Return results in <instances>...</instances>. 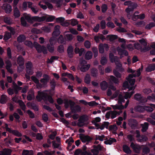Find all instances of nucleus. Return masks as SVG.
I'll use <instances>...</instances> for the list:
<instances>
[{
	"label": "nucleus",
	"instance_id": "obj_1",
	"mask_svg": "<svg viewBox=\"0 0 155 155\" xmlns=\"http://www.w3.org/2000/svg\"><path fill=\"white\" fill-rule=\"evenodd\" d=\"M36 98L39 102L47 99L50 103L53 104L54 102V100L51 96L48 95L47 93L43 91H38Z\"/></svg>",
	"mask_w": 155,
	"mask_h": 155
},
{
	"label": "nucleus",
	"instance_id": "obj_2",
	"mask_svg": "<svg viewBox=\"0 0 155 155\" xmlns=\"http://www.w3.org/2000/svg\"><path fill=\"white\" fill-rule=\"evenodd\" d=\"M34 46L36 48L38 53H41V52H42L44 54H47V49L44 46H41L37 42L34 41Z\"/></svg>",
	"mask_w": 155,
	"mask_h": 155
},
{
	"label": "nucleus",
	"instance_id": "obj_3",
	"mask_svg": "<svg viewBox=\"0 0 155 155\" xmlns=\"http://www.w3.org/2000/svg\"><path fill=\"white\" fill-rule=\"evenodd\" d=\"M93 149L91 150V151L93 153V155L98 154L100 151L103 150V149H104L103 147L101 146L100 144L97 145H93Z\"/></svg>",
	"mask_w": 155,
	"mask_h": 155
},
{
	"label": "nucleus",
	"instance_id": "obj_4",
	"mask_svg": "<svg viewBox=\"0 0 155 155\" xmlns=\"http://www.w3.org/2000/svg\"><path fill=\"white\" fill-rule=\"evenodd\" d=\"M135 100L139 101L140 103H145L147 102V98L142 96L140 93H136L134 96Z\"/></svg>",
	"mask_w": 155,
	"mask_h": 155
},
{
	"label": "nucleus",
	"instance_id": "obj_5",
	"mask_svg": "<svg viewBox=\"0 0 155 155\" xmlns=\"http://www.w3.org/2000/svg\"><path fill=\"white\" fill-rule=\"evenodd\" d=\"M80 135L79 137L80 140L83 143H85L87 142L86 144H88L89 142H91L93 140L92 138L89 135H84V134H81Z\"/></svg>",
	"mask_w": 155,
	"mask_h": 155
},
{
	"label": "nucleus",
	"instance_id": "obj_6",
	"mask_svg": "<svg viewBox=\"0 0 155 155\" xmlns=\"http://www.w3.org/2000/svg\"><path fill=\"white\" fill-rule=\"evenodd\" d=\"M137 4L132 2L130 6L126 9L125 11L127 14V17L128 18L130 15V12L133 11L134 10L137 8Z\"/></svg>",
	"mask_w": 155,
	"mask_h": 155
},
{
	"label": "nucleus",
	"instance_id": "obj_7",
	"mask_svg": "<svg viewBox=\"0 0 155 155\" xmlns=\"http://www.w3.org/2000/svg\"><path fill=\"white\" fill-rule=\"evenodd\" d=\"M130 147L133 149L134 152L137 153H139L141 150V147L139 144H135L134 142H131Z\"/></svg>",
	"mask_w": 155,
	"mask_h": 155
},
{
	"label": "nucleus",
	"instance_id": "obj_8",
	"mask_svg": "<svg viewBox=\"0 0 155 155\" xmlns=\"http://www.w3.org/2000/svg\"><path fill=\"white\" fill-rule=\"evenodd\" d=\"M139 41L141 44L144 46L143 50L144 52L148 51L150 50V48L149 46H147V42L144 38H142L139 40Z\"/></svg>",
	"mask_w": 155,
	"mask_h": 155
},
{
	"label": "nucleus",
	"instance_id": "obj_9",
	"mask_svg": "<svg viewBox=\"0 0 155 155\" xmlns=\"http://www.w3.org/2000/svg\"><path fill=\"white\" fill-rule=\"evenodd\" d=\"M67 52L68 56L70 58H72L73 57L74 54V48L71 45L69 46L67 49Z\"/></svg>",
	"mask_w": 155,
	"mask_h": 155
},
{
	"label": "nucleus",
	"instance_id": "obj_10",
	"mask_svg": "<svg viewBox=\"0 0 155 155\" xmlns=\"http://www.w3.org/2000/svg\"><path fill=\"white\" fill-rule=\"evenodd\" d=\"M60 28L59 25H56L54 28V31L52 33V35L55 37L58 36L60 33Z\"/></svg>",
	"mask_w": 155,
	"mask_h": 155
},
{
	"label": "nucleus",
	"instance_id": "obj_11",
	"mask_svg": "<svg viewBox=\"0 0 155 155\" xmlns=\"http://www.w3.org/2000/svg\"><path fill=\"white\" fill-rule=\"evenodd\" d=\"M109 58L111 63L118 62V58L117 56H114L112 53H110Z\"/></svg>",
	"mask_w": 155,
	"mask_h": 155
},
{
	"label": "nucleus",
	"instance_id": "obj_12",
	"mask_svg": "<svg viewBox=\"0 0 155 155\" xmlns=\"http://www.w3.org/2000/svg\"><path fill=\"white\" fill-rule=\"evenodd\" d=\"M70 24L73 26H74L78 24V21L75 19H72L71 20H69V22H64V23L63 25L64 26H68Z\"/></svg>",
	"mask_w": 155,
	"mask_h": 155
},
{
	"label": "nucleus",
	"instance_id": "obj_13",
	"mask_svg": "<svg viewBox=\"0 0 155 155\" xmlns=\"http://www.w3.org/2000/svg\"><path fill=\"white\" fill-rule=\"evenodd\" d=\"M44 17L42 16L40 17L38 16H33L32 17V23H33L34 21H38L40 22L43 21L45 20Z\"/></svg>",
	"mask_w": 155,
	"mask_h": 155
},
{
	"label": "nucleus",
	"instance_id": "obj_14",
	"mask_svg": "<svg viewBox=\"0 0 155 155\" xmlns=\"http://www.w3.org/2000/svg\"><path fill=\"white\" fill-rule=\"evenodd\" d=\"M3 8L5 10L6 13H9L12 11V6L11 5L8 4H5L3 5Z\"/></svg>",
	"mask_w": 155,
	"mask_h": 155
},
{
	"label": "nucleus",
	"instance_id": "obj_15",
	"mask_svg": "<svg viewBox=\"0 0 155 155\" xmlns=\"http://www.w3.org/2000/svg\"><path fill=\"white\" fill-rule=\"evenodd\" d=\"M100 86L101 89L102 91H105L108 87L107 83L105 81H104L100 83Z\"/></svg>",
	"mask_w": 155,
	"mask_h": 155
},
{
	"label": "nucleus",
	"instance_id": "obj_16",
	"mask_svg": "<svg viewBox=\"0 0 155 155\" xmlns=\"http://www.w3.org/2000/svg\"><path fill=\"white\" fill-rule=\"evenodd\" d=\"M123 150L125 153L129 154H130L132 152L131 150L129 147L126 144H124L122 147Z\"/></svg>",
	"mask_w": 155,
	"mask_h": 155
},
{
	"label": "nucleus",
	"instance_id": "obj_17",
	"mask_svg": "<svg viewBox=\"0 0 155 155\" xmlns=\"http://www.w3.org/2000/svg\"><path fill=\"white\" fill-rule=\"evenodd\" d=\"M24 59L21 56L19 55L18 57L17 62L19 66L23 65L24 64Z\"/></svg>",
	"mask_w": 155,
	"mask_h": 155
},
{
	"label": "nucleus",
	"instance_id": "obj_18",
	"mask_svg": "<svg viewBox=\"0 0 155 155\" xmlns=\"http://www.w3.org/2000/svg\"><path fill=\"white\" fill-rule=\"evenodd\" d=\"M134 109L137 111L143 113L145 111V106L137 105L135 107Z\"/></svg>",
	"mask_w": 155,
	"mask_h": 155
},
{
	"label": "nucleus",
	"instance_id": "obj_19",
	"mask_svg": "<svg viewBox=\"0 0 155 155\" xmlns=\"http://www.w3.org/2000/svg\"><path fill=\"white\" fill-rule=\"evenodd\" d=\"M71 110L72 113H75L80 112L81 111V108L79 105H75Z\"/></svg>",
	"mask_w": 155,
	"mask_h": 155
},
{
	"label": "nucleus",
	"instance_id": "obj_20",
	"mask_svg": "<svg viewBox=\"0 0 155 155\" xmlns=\"http://www.w3.org/2000/svg\"><path fill=\"white\" fill-rule=\"evenodd\" d=\"M117 51L118 52V54L121 55H124L125 56H127L128 55V52L125 50L119 48L117 49Z\"/></svg>",
	"mask_w": 155,
	"mask_h": 155
},
{
	"label": "nucleus",
	"instance_id": "obj_21",
	"mask_svg": "<svg viewBox=\"0 0 155 155\" xmlns=\"http://www.w3.org/2000/svg\"><path fill=\"white\" fill-rule=\"evenodd\" d=\"M148 140L147 137L145 135H141L140 138L137 139V140L139 142H143L147 141Z\"/></svg>",
	"mask_w": 155,
	"mask_h": 155
},
{
	"label": "nucleus",
	"instance_id": "obj_22",
	"mask_svg": "<svg viewBox=\"0 0 155 155\" xmlns=\"http://www.w3.org/2000/svg\"><path fill=\"white\" fill-rule=\"evenodd\" d=\"M155 70V64H149L146 68V71L149 72L153 71Z\"/></svg>",
	"mask_w": 155,
	"mask_h": 155
},
{
	"label": "nucleus",
	"instance_id": "obj_23",
	"mask_svg": "<svg viewBox=\"0 0 155 155\" xmlns=\"http://www.w3.org/2000/svg\"><path fill=\"white\" fill-rule=\"evenodd\" d=\"M81 66L80 70L81 71L85 72L88 70L90 68V65L89 64H87L85 65H83Z\"/></svg>",
	"mask_w": 155,
	"mask_h": 155
},
{
	"label": "nucleus",
	"instance_id": "obj_24",
	"mask_svg": "<svg viewBox=\"0 0 155 155\" xmlns=\"http://www.w3.org/2000/svg\"><path fill=\"white\" fill-rule=\"evenodd\" d=\"M26 39V37L24 35H20L17 38V41L19 43H21L24 41Z\"/></svg>",
	"mask_w": 155,
	"mask_h": 155
},
{
	"label": "nucleus",
	"instance_id": "obj_25",
	"mask_svg": "<svg viewBox=\"0 0 155 155\" xmlns=\"http://www.w3.org/2000/svg\"><path fill=\"white\" fill-rule=\"evenodd\" d=\"M58 43L65 44L66 42V39L64 38L62 35H61L58 39Z\"/></svg>",
	"mask_w": 155,
	"mask_h": 155
},
{
	"label": "nucleus",
	"instance_id": "obj_26",
	"mask_svg": "<svg viewBox=\"0 0 155 155\" xmlns=\"http://www.w3.org/2000/svg\"><path fill=\"white\" fill-rule=\"evenodd\" d=\"M12 37V34L9 32H6L4 36L3 40L5 41H7L8 40Z\"/></svg>",
	"mask_w": 155,
	"mask_h": 155
},
{
	"label": "nucleus",
	"instance_id": "obj_27",
	"mask_svg": "<svg viewBox=\"0 0 155 155\" xmlns=\"http://www.w3.org/2000/svg\"><path fill=\"white\" fill-rule=\"evenodd\" d=\"M4 22L8 25H10L12 23L11 18L9 16H5L4 18Z\"/></svg>",
	"mask_w": 155,
	"mask_h": 155
},
{
	"label": "nucleus",
	"instance_id": "obj_28",
	"mask_svg": "<svg viewBox=\"0 0 155 155\" xmlns=\"http://www.w3.org/2000/svg\"><path fill=\"white\" fill-rule=\"evenodd\" d=\"M92 55V52L91 51H88L85 54V58L86 60H89L91 58Z\"/></svg>",
	"mask_w": 155,
	"mask_h": 155
},
{
	"label": "nucleus",
	"instance_id": "obj_29",
	"mask_svg": "<svg viewBox=\"0 0 155 155\" xmlns=\"http://www.w3.org/2000/svg\"><path fill=\"white\" fill-rule=\"evenodd\" d=\"M14 15L15 18H18L20 16V12L17 7L15 8L14 10Z\"/></svg>",
	"mask_w": 155,
	"mask_h": 155
},
{
	"label": "nucleus",
	"instance_id": "obj_30",
	"mask_svg": "<svg viewBox=\"0 0 155 155\" xmlns=\"http://www.w3.org/2000/svg\"><path fill=\"white\" fill-rule=\"evenodd\" d=\"M141 131L143 132H146L148 128L149 124L147 122H145L143 125H142Z\"/></svg>",
	"mask_w": 155,
	"mask_h": 155
},
{
	"label": "nucleus",
	"instance_id": "obj_31",
	"mask_svg": "<svg viewBox=\"0 0 155 155\" xmlns=\"http://www.w3.org/2000/svg\"><path fill=\"white\" fill-rule=\"evenodd\" d=\"M109 124L110 123L108 122L104 121L103 122V124L101 126V127H100V129L101 130H102L104 129L105 127L106 129H108Z\"/></svg>",
	"mask_w": 155,
	"mask_h": 155
},
{
	"label": "nucleus",
	"instance_id": "obj_32",
	"mask_svg": "<svg viewBox=\"0 0 155 155\" xmlns=\"http://www.w3.org/2000/svg\"><path fill=\"white\" fill-rule=\"evenodd\" d=\"M92 76L93 77H96L98 74V70L97 68H93L91 71Z\"/></svg>",
	"mask_w": 155,
	"mask_h": 155
},
{
	"label": "nucleus",
	"instance_id": "obj_33",
	"mask_svg": "<svg viewBox=\"0 0 155 155\" xmlns=\"http://www.w3.org/2000/svg\"><path fill=\"white\" fill-rule=\"evenodd\" d=\"M18 103L19 104L21 109L25 111L26 109V106L24 102L22 100H19L18 101Z\"/></svg>",
	"mask_w": 155,
	"mask_h": 155
},
{
	"label": "nucleus",
	"instance_id": "obj_34",
	"mask_svg": "<svg viewBox=\"0 0 155 155\" xmlns=\"http://www.w3.org/2000/svg\"><path fill=\"white\" fill-rule=\"evenodd\" d=\"M50 86L52 90L54 91L55 90V86L56 85V84L55 80L54 79L50 82Z\"/></svg>",
	"mask_w": 155,
	"mask_h": 155
},
{
	"label": "nucleus",
	"instance_id": "obj_35",
	"mask_svg": "<svg viewBox=\"0 0 155 155\" xmlns=\"http://www.w3.org/2000/svg\"><path fill=\"white\" fill-rule=\"evenodd\" d=\"M155 26V24L154 23L152 22L150 23L147 24L145 27L146 29L148 30L152 28Z\"/></svg>",
	"mask_w": 155,
	"mask_h": 155
},
{
	"label": "nucleus",
	"instance_id": "obj_36",
	"mask_svg": "<svg viewBox=\"0 0 155 155\" xmlns=\"http://www.w3.org/2000/svg\"><path fill=\"white\" fill-rule=\"evenodd\" d=\"M84 82L87 84H89L90 83L91 78L89 74H87L86 75L84 78Z\"/></svg>",
	"mask_w": 155,
	"mask_h": 155
},
{
	"label": "nucleus",
	"instance_id": "obj_37",
	"mask_svg": "<svg viewBox=\"0 0 155 155\" xmlns=\"http://www.w3.org/2000/svg\"><path fill=\"white\" fill-rule=\"evenodd\" d=\"M7 96L4 94L2 95L0 99V103L2 104H5L6 102Z\"/></svg>",
	"mask_w": 155,
	"mask_h": 155
},
{
	"label": "nucleus",
	"instance_id": "obj_38",
	"mask_svg": "<svg viewBox=\"0 0 155 155\" xmlns=\"http://www.w3.org/2000/svg\"><path fill=\"white\" fill-rule=\"evenodd\" d=\"M110 80L115 84H118L119 80L118 79L116 78L114 76L111 75L110 76Z\"/></svg>",
	"mask_w": 155,
	"mask_h": 155
},
{
	"label": "nucleus",
	"instance_id": "obj_39",
	"mask_svg": "<svg viewBox=\"0 0 155 155\" xmlns=\"http://www.w3.org/2000/svg\"><path fill=\"white\" fill-rule=\"evenodd\" d=\"M107 37L109 38V40L110 41H113L118 38V36L115 35H109L107 36Z\"/></svg>",
	"mask_w": 155,
	"mask_h": 155
},
{
	"label": "nucleus",
	"instance_id": "obj_40",
	"mask_svg": "<svg viewBox=\"0 0 155 155\" xmlns=\"http://www.w3.org/2000/svg\"><path fill=\"white\" fill-rule=\"evenodd\" d=\"M105 138V136L104 135H101V136L96 135L95 136V140H99L101 141H103L104 139Z\"/></svg>",
	"mask_w": 155,
	"mask_h": 155
},
{
	"label": "nucleus",
	"instance_id": "obj_41",
	"mask_svg": "<svg viewBox=\"0 0 155 155\" xmlns=\"http://www.w3.org/2000/svg\"><path fill=\"white\" fill-rule=\"evenodd\" d=\"M87 119H86L85 116L83 115L80 117L78 121H79V123H81L82 124H84L85 122L87 121Z\"/></svg>",
	"mask_w": 155,
	"mask_h": 155
},
{
	"label": "nucleus",
	"instance_id": "obj_42",
	"mask_svg": "<svg viewBox=\"0 0 155 155\" xmlns=\"http://www.w3.org/2000/svg\"><path fill=\"white\" fill-rule=\"evenodd\" d=\"M142 91L145 94L147 95L149 94L152 92V91L151 89L150 88H146L144 89Z\"/></svg>",
	"mask_w": 155,
	"mask_h": 155
},
{
	"label": "nucleus",
	"instance_id": "obj_43",
	"mask_svg": "<svg viewBox=\"0 0 155 155\" xmlns=\"http://www.w3.org/2000/svg\"><path fill=\"white\" fill-rule=\"evenodd\" d=\"M12 134L18 137H21L22 136V134L18 130H13Z\"/></svg>",
	"mask_w": 155,
	"mask_h": 155
},
{
	"label": "nucleus",
	"instance_id": "obj_44",
	"mask_svg": "<svg viewBox=\"0 0 155 155\" xmlns=\"http://www.w3.org/2000/svg\"><path fill=\"white\" fill-rule=\"evenodd\" d=\"M127 138L130 142H133L135 140L134 136L131 134L128 135L127 136Z\"/></svg>",
	"mask_w": 155,
	"mask_h": 155
},
{
	"label": "nucleus",
	"instance_id": "obj_45",
	"mask_svg": "<svg viewBox=\"0 0 155 155\" xmlns=\"http://www.w3.org/2000/svg\"><path fill=\"white\" fill-rule=\"evenodd\" d=\"M111 107H112L114 110L118 109L120 110L123 109L124 108V106L123 105H111Z\"/></svg>",
	"mask_w": 155,
	"mask_h": 155
},
{
	"label": "nucleus",
	"instance_id": "obj_46",
	"mask_svg": "<svg viewBox=\"0 0 155 155\" xmlns=\"http://www.w3.org/2000/svg\"><path fill=\"white\" fill-rule=\"evenodd\" d=\"M110 112H111L110 113L111 114V118L112 119H113L116 117L117 115L118 114V112L115 110L113 111H110Z\"/></svg>",
	"mask_w": 155,
	"mask_h": 155
},
{
	"label": "nucleus",
	"instance_id": "obj_47",
	"mask_svg": "<svg viewBox=\"0 0 155 155\" xmlns=\"http://www.w3.org/2000/svg\"><path fill=\"white\" fill-rule=\"evenodd\" d=\"M150 106H145V111H146L148 112H151L153 110V107L150 105Z\"/></svg>",
	"mask_w": 155,
	"mask_h": 155
},
{
	"label": "nucleus",
	"instance_id": "obj_48",
	"mask_svg": "<svg viewBox=\"0 0 155 155\" xmlns=\"http://www.w3.org/2000/svg\"><path fill=\"white\" fill-rule=\"evenodd\" d=\"M5 155H11L12 150L10 149L5 148L3 149Z\"/></svg>",
	"mask_w": 155,
	"mask_h": 155
},
{
	"label": "nucleus",
	"instance_id": "obj_49",
	"mask_svg": "<svg viewBox=\"0 0 155 155\" xmlns=\"http://www.w3.org/2000/svg\"><path fill=\"white\" fill-rule=\"evenodd\" d=\"M47 48L48 51L51 53H53L54 51V48L53 46H51L49 44H48L47 46Z\"/></svg>",
	"mask_w": 155,
	"mask_h": 155
},
{
	"label": "nucleus",
	"instance_id": "obj_50",
	"mask_svg": "<svg viewBox=\"0 0 155 155\" xmlns=\"http://www.w3.org/2000/svg\"><path fill=\"white\" fill-rule=\"evenodd\" d=\"M150 151V149L147 147H144L142 149V152L144 154H147L149 153Z\"/></svg>",
	"mask_w": 155,
	"mask_h": 155
},
{
	"label": "nucleus",
	"instance_id": "obj_51",
	"mask_svg": "<svg viewBox=\"0 0 155 155\" xmlns=\"http://www.w3.org/2000/svg\"><path fill=\"white\" fill-rule=\"evenodd\" d=\"M133 123H131L130 124V126L132 128H134L136 127L137 125V122L136 120L133 119Z\"/></svg>",
	"mask_w": 155,
	"mask_h": 155
},
{
	"label": "nucleus",
	"instance_id": "obj_52",
	"mask_svg": "<svg viewBox=\"0 0 155 155\" xmlns=\"http://www.w3.org/2000/svg\"><path fill=\"white\" fill-rule=\"evenodd\" d=\"M27 113L29 116L30 118H34L35 117V115L31 110H28L27 111Z\"/></svg>",
	"mask_w": 155,
	"mask_h": 155
},
{
	"label": "nucleus",
	"instance_id": "obj_53",
	"mask_svg": "<svg viewBox=\"0 0 155 155\" xmlns=\"http://www.w3.org/2000/svg\"><path fill=\"white\" fill-rule=\"evenodd\" d=\"M58 51L61 53L64 51V47L63 45H61L59 46L58 48Z\"/></svg>",
	"mask_w": 155,
	"mask_h": 155
},
{
	"label": "nucleus",
	"instance_id": "obj_54",
	"mask_svg": "<svg viewBox=\"0 0 155 155\" xmlns=\"http://www.w3.org/2000/svg\"><path fill=\"white\" fill-rule=\"evenodd\" d=\"M117 127L116 125H110L109 127V129L110 130L116 131Z\"/></svg>",
	"mask_w": 155,
	"mask_h": 155
},
{
	"label": "nucleus",
	"instance_id": "obj_55",
	"mask_svg": "<svg viewBox=\"0 0 155 155\" xmlns=\"http://www.w3.org/2000/svg\"><path fill=\"white\" fill-rule=\"evenodd\" d=\"M107 9V6L106 4H104L101 6V11L103 13H105Z\"/></svg>",
	"mask_w": 155,
	"mask_h": 155
},
{
	"label": "nucleus",
	"instance_id": "obj_56",
	"mask_svg": "<svg viewBox=\"0 0 155 155\" xmlns=\"http://www.w3.org/2000/svg\"><path fill=\"white\" fill-rule=\"evenodd\" d=\"M7 54L9 59H11L12 58V52L11 48L9 47H8L7 48Z\"/></svg>",
	"mask_w": 155,
	"mask_h": 155
},
{
	"label": "nucleus",
	"instance_id": "obj_57",
	"mask_svg": "<svg viewBox=\"0 0 155 155\" xmlns=\"http://www.w3.org/2000/svg\"><path fill=\"white\" fill-rule=\"evenodd\" d=\"M107 62V60L105 57H103L101 58V63L102 65H104Z\"/></svg>",
	"mask_w": 155,
	"mask_h": 155
},
{
	"label": "nucleus",
	"instance_id": "obj_58",
	"mask_svg": "<svg viewBox=\"0 0 155 155\" xmlns=\"http://www.w3.org/2000/svg\"><path fill=\"white\" fill-rule=\"evenodd\" d=\"M99 52L101 53H103L104 52V48L103 44H100L99 47Z\"/></svg>",
	"mask_w": 155,
	"mask_h": 155
},
{
	"label": "nucleus",
	"instance_id": "obj_59",
	"mask_svg": "<svg viewBox=\"0 0 155 155\" xmlns=\"http://www.w3.org/2000/svg\"><path fill=\"white\" fill-rule=\"evenodd\" d=\"M113 73L114 75L118 78H120L121 77V74L118 71L116 70H114L113 71Z\"/></svg>",
	"mask_w": 155,
	"mask_h": 155
},
{
	"label": "nucleus",
	"instance_id": "obj_60",
	"mask_svg": "<svg viewBox=\"0 0 155 155\" xmlns=\"http://www.w3.org/2000/svg\"><path fill=\"white\" fill-rule=\"evenodd\" d=\"M84 45L85 47L87 48H90L91 44L90 42L88 40H87L84 43Z\"/></svg>",
	"mask_w": 155,
	"mask_h": 155
},
{
	"label": "nucleus",
	"instance_id": "obj_61",
	"mask_svg": "<svg viewBox=\"0 0 155 155\" xmlns=\"http://www.w3.org/2000/svg\"><path fill=\"white\" fill-rule=\"evenodd\" d=\"M107 26L109 28H113L115 27L114 23L112 22H108L107 24Z\"/></svg>",
	"mask_w": 155,
	"mask_h": 155
},
{
	"label": "nucleus",
	"instance_id": "obj_62",
	"mask_svg": "<svg viewBox=\"0 0 155 155\" xmlns=\"http://www.w3.org/2000/svg\"><path fill=\"white\" fill-rule=\"evenodd\" d=\"M101 26L102 29H104L106 28V22L104 20H102L101 22Z\"/></svg>",
	"mask_w": 155,
	"mask_h": 155
},
{
	"label": "nucleus",
	"instance_id": "obj_63",
	"mask_svg": "<svg viewBox=\"0 0 155 155\" xmlns=\"http://www.w3.org/2000/svg\"><path fill=\"white\" fill-rule=\"evenodd\" d=\"M55 17L54 16H50L47 18L46 21L48 22L52 21L55 19Z\"/></svg>",
	"mask_w": 155,
	"mask_h": 155
},
{
	"label": "nucleus",
	"instance_id": "obj_64",
	"mask_svg": "<svg viewBox=\"0 0 155 155\" xmlns=\"http://www.w3.org/2000/svg\"><path fill=\"white\" fill-rule=\"evenodd\" d=\"M147 100H148L152 101H155V95H154V94H152V96H148L147 97Z\"/></svg>",
	"mask_w": 155,
	"mask_h": 155
}]
</instances>
